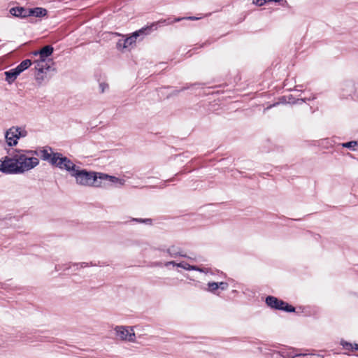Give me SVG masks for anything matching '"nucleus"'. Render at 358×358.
Here are the masks:
<instances>
[{
	"instance_id": "obj_1",
	"label": "nucleus",
	"mask_w": 358,
	"mask_h": 358,
	"mask_svg": "<svg viewBox=\"0 0 358 358\" xmlns=\"http://www.w3.org/2000/svg\"><path fill=\"white\" fill-rule=\"evenodd\" d=\"M36 153L33 150H16L15 152L19 174L29 171L37 166L39 164V159L34 157Z\"/></svg>"
},
{
	"instance_id": "obj_2",
	"label": "nucleus",
	"mask_w": 358,
	"mask_h": 358,
	"mask_svg": "<svg viewBox=\"0 0 358 358\" xmlns=\"http://www.w3.org/2000/svg\"><path fill=\"white\" fill-rule=\"evenodd\" d=\"M99 173L94 171H88L86 169H81L79 166L72 175L78 185L85 187H99L97 183Z\"/></svg>"
},
{
	"instance_id": "obj_3",
	"label": "nucleus",
	"mask_w": 358,
	"mask_h": 358,
	"mask_svg": "<svg viewBox=\"0 0 358 358\" xmlns=\"http://www.w3.org/2000/svg\"><path fill=\"white\" fill-rule=\"evenodd\" d=\"M52 165L62 169L65 170L71 176L73 174L78 166H76L71 159L64 157L62 154L59 153L54 156L52 159Z\"/></svg>"
},
{
	"instance_id": "obj_4",
	"label": "nucleus",
	"mask_w": 358,
	"mask_h": 358,
	"mask_svg": "<svg viewBox=\"0 0 358 358\" xmlns=\"http://www.w3.org/2000/svg\"><path fill=\"white\" fill-rule=\"evenodd\" d=\"M27 131L25 129L19 127H12L5 133L6 142L8 146H14L17 144L18 139L27 136Z\"/></svg>"
},
{
	"instance_id": "obj_5",
	"label": "nucleus",
	"mask_w": 358,
	"mask_h": 358,
	"mask_svg": "<svg viewBox=\"0 0 358 358\" xmlns=\"http://www.w3.org/2000/svg\"><path fill=\"white\" fill-rule=\"evenodd\" d=\"M115 338L121 341L134 343L136 334L132 327L116 326L114 328Z\"/></svg>"
},
{
	"instance_id": "obj_6",
	"label": "nucleus",
	"mask_w": 358,
	"mask_h": 358,
	"mask_svg": "<svg viewBox=\"0 0 358 358\" xmlns=\"http://www.w3.org/2000/svg\"><path fill=\"white\" fill-rule=\"evenodd\" d=\"M0 172L6 174H19L15 153L0 159Z\"/></svg>"
},
{
	"instance_id": "obj_7",
	"label": "nucleus",
	"mask_w": 358,
	"mask_h": 358,
	"mask_svg": "<svg viewBox=\"0 0 358 358\" xmlns=\"http://www.w3.org/2000/svg\"><path fill=\"white\" fill-rule=\"evenodd\" d=\"M266 303L268 306L276 310H285L289 313L295 311V308L293 306L275 296H267L266 299Z\"/></svg>"
},
{
	"instance_id": "obj_8",
	"label": "nucleus",
	"mask_w": 358,
	"mask_h": 358,
	"mask_svg": "<svg viewBox=\"0 0 358 358\" xmlns=\"http://www.w3.org/2000/svg\"><path fill=\"white\" fill-rule=\"evenodd\" d=\"M144 29H140L138 31L134 32L132 36L125 38L120 39L117 43V48L120 50L129 48L132 44L136 43L137 37L140 34L143 33Z\"/></svg>"
},
{
	"instance_id": "obj_9",
	"label": "nucleus",
	"mask_w": 358,
	"mask_h": 358,
	"mask_svg": "<svg viewBox=\"0 0 358 358\" xmlns=\"http://www.w3.org/2000/svg\"><path fill=\"white\" fill-rule=\"evenodd\" d=\"M53 48L51 45H45L41 50L33 52L34 56H38L37 59L52 61L49 57L53 53Z\"/></svg>"
},
{
	"instance_id": "obj_10",
	"label": "nucleus",
	"mask_w": 358,
	"mask_h": 358,
	"mask_svg": "<svg viewBox=\"0 0 358 358\" xmlns=\"http://www.w3.org/2000/svg\"><path fill=\"white\" fill-rule=\"evenodd\" d=\"M34 64L35 69L36 71L41 73H46V71L50 70L51 64H52V61L36 59L34 61Z\"/></svg>"
},
{
	"instance_id": "obj_11",
	"label": "nucleus",
	"mask_w": 358,
	"mask_h": 358,
	"mask_svg": "<svg viewBox=\"0 0 358 358\" xmlns=\"http://www.w3.org/2000/svg\"><path fill=\"white\" fill-rule=\"evenodd\" d=\"M10 13L17 17L24 18L29 17V8L23 7H13L9 10Z\"/></svg>"
},
{
	"instance_id": "obj_12",
	"label": "nucleus",
	"mask_w": 358,
	"mask_h": 358,
	"mask_svg": "<svg viewBox=\"0 0 358 358\" xmlns=\"http://www.w3.org/2000/svg\"><path fill=\"white\" fill-rule=\"evenodd\" d=\"M99 179L103 180H108L111 183H118L121 186L125 184L124 180L103 173H99Z\"/></svg>"
},
{
	"instance_id": "obj_13",
	"label": "nucleus",
	"mask_w": 358,
	"mask_h": 358,
	"mask_svg": "<svg viewBox=\"0 0 358 358\" xmlns=\"http://www.w3.org/2000/svg\"><path fill=\"white\" fill-rule=\"evenodd\" d=\"M48 11L45 8L41 7H36L34 8H29V16H34L36 17H42L47 15Z\"/></svg>"
},
{
	"instance_id": "obj_14",
	"label": "nucleus",
	"mask_w": 358,
	"mask_h": 358,
	"mask_svg": "<svg viewBox=\"0 0 358 358\" xmlns=\"http://www.w3.org/2000/svg\"><path fill=\"white\" fill-rule=\"evenodd\" d=\"M41 157L43 160L48 161L52 165V159L55 155H58L59 152H53L51 148L49 150L43 149L41 150Z\"/></svg>"
},
{
	"instance_id": "obj_15",
	"label": "nucleus",
	"mask_w": 358,
	"mask_h": 358,
	"mask_svg": "<svg viewBox=\"0 0 358 358\" xmlns=\"http://www.w3.org/2000/svg\"><path fill=\"white\" fill-rule=\"evenodd\" d=\"M4 74L6 76V80L8 83H12L20 74V72L17 70V68H15L10 71H6Z\"/></svg>"
},
{
	"instance_id": "obj_16",
	"label": "nucleus",
	"mask_w": 358,
	"mask_h": 358,
	"mask_svg": "<svg viewBox=\"0 0 358 358\" xmlns=\"http://www.w3.org/2000/svg\"><path fill=\"white\" fill-rule=\"evenodd\" d=\"M167 252L171 257H176L178 256L186 257L185 254L182 252L178 247L172 245L167 249Z\"/></svg>"
},
{
	"instance_id": "obj_17",
	"label": "nucleus",
	"mask_w": 358,
	"mask_h": 358,
	"mask_svg": "<svg viewBox=\"0 0 358 358\" xmlns=\"http://www.w3.org/2000/svg\"><path fill=\"white\" fill-rule=\"evenodd\" d=\"M31 65V61L30 59H24L16 68L21 73L24 70L27 69Z\"/></svg>"
},
{
	"instance_id": "obj_18",
	"label": "nucleus",
	"mask_w": 358,
	"mask_h": 358,
	"mask_svg": "<svg viewBox=\"0 0 358 358\" xmlns=\"http://www.w3.org/2000/svg\"><path fill=\"white\" fill-rule=\"evenodd\" d=\"M177 267H180V268H182L185 270H187V271H193V269H196L195 268V266H192L190 264H189L187 262H180V263H178L177 264Z\"/></svg>"
},
{
	"instance_id": "obj_19",
	"label": "nucleus",
	"mask_w": 358,
	"mask_h": 358,
	"mask_svg": "<svg viewBox=\"0 0 358 358\" xmlns=\"http://www.w3.org/2000/svg\"><path fill=\"white\" fill-rule=\"evenodd\" d=\"M208 289L207 291L215 293L217 289H218V282H211L208 283Z\"/></svg>"
},
{
	"instance_id": "obj_20",
	"label": "nucleus",
	"mask_w": 358,
	"mask_h": 358,
	"mask_svg": "<svg viewBox=\"0 0 358 358\" xmlns=\"http://www.w3.org/2000/svg\"><path fill=\"white\" fill-rule=\"evenodd\" d=\"M44 73H41V72H38V71H36V80L39 83H41L43 80H44Z\"/></svg>"
},
{
	"instance_id": "obj_21",
	"label": "nucleus",
	"mask_w": 358,
	"mask_h": 358,
	"mask_svg": "<svg viewBox=\"0 0 358 358\" xmlns=\"http://www.w3.org/2000/svg\"><path fill=\"white\" fill-rule=\"evenodd\" d=\"M108 89V85L105 83H101L99 84V90L101 93L106 92V90Z\"/></svg>"
},
{
	"instance_id": "obj_22",
	"label": "nucleus",
	"mask_w": 358,
	"mask_h": 358,
	"mask_svg": "<svg viewBox=\"0 0 358 358\" xmlns=\"http://www.w3.org/2000/svg\"><path fill=\"white\" fill-rule=\"evenodd\" d=\"M229 285L226 282H218V289L220 288L222 290H225L228 288Z\"/></svg>"
},
{
	"instance_id": "obj_23",
	"label": "nucleus",
	"mask_w": 358,
	"mask_h": 358,
	"mask_svg": "<svg viewBox=\"0 0 358 358\" xmlns=\"http://www.w3.org/2000/svg\"><path fill=\"white\" fill-rule=\"evenodd\" d=\"M357 144V141H350L343 144V147L345 148H352L353 146Z\"/></svg>"
},
{
	"instance_id": "obj_24",
	"label": "nucleus",
	"mask_w": 358,
	"mask_h": 358,
	"mask_svg": "<svg viewBox=\"0 0 358 358\" xmlns=\"http://www.w3.org/2000/svg\"><path fill=\"white\" fill-rule=\"evenodd\" d=\"M195 268L196 269H193V271H199L201 273H207L208 272V269L206 268H199V267L195 266Z\"/></svg>"
},
{
	"instance_id": "obj_25",
	"label": "nucleus",
	"mask_w": 358,
	"mask_h": 358,
	"mask_svg": "<svg viewBox=\"0 0 358 358\" xmlns=\"http://www.w3.org/2000/svg\"><path fill=\"white\" fill-rule=\"evenodd\" d=\"M268 1H271V0H256L255 3L258 6H262Z\"/></svg>"
},
{
	"instance_id": "obj_26",
	"label": "nucleus",
	"mask_w": 358,
	"mask_h": 358,
	"mask_svg": "<svg viewBox=\"0 0 358 358\" xmlns=\"http://www.w3.org/2000/svg\"><path fill=\"white\" fill-rule=\"evenodd\" d=\"M177 264L176 262L174 261H171V262H167L165 263L164 266H169V265H173V266H177Z\"/></svg>"
},
{
	"instance_id": "obj_27",
	"label": "nucleus",
	"mask_w": 358,
	"mask_h": 358,
	"mask_svg": "<svg viewBox=\"0 0 358 358\" xmlns=\"http://www.w3.org/2000/svg\"><path fill=\"white\" fill-rule=\"evenodd\" d=\"M278 103H274V104H273V105H270V106H268L265 110H268V109L271 108V107H273V106H276V105H278Z\"/></svg>"
},
{
	"instance_id": "obj_28",
	"label": "nucleus",
	"mask_w": 358,
	"mask_h": 358,
	"mask_svg": "<svg viewBox=\"0 0 358 358\" xmlns=\"http://www.w3.org/2000/svg\"><path fill=\"white\" fill-rule=\"evenodd\" d=\"M80 266L81 267H86L88 266V264L83 262L80 264Z\"/></svg>"
},
{
	"instance_id": "obj_29",
	"label": "nucleus",
	"mask_w": 358,
	"mask_h": 358,
	"mask_svg": "<svg viewBox=\"0 0 358 358\" xmlns=\"http://www.w3.org/2000/svg\"><path fill=\"white\" fill-rule=\"evenodd\" d=\"M188 19L192 20H197L199 18L198 17H189Z\"/></svg>"
},
{
	"instance_id": "obj_30",
	"label": "nucleus",
	"mask_w": 358,
	"mask_h": 358,
	"mask_svg": "<svg viewBox=\"0 0 358 358\" xmlns=\"http://www.w3.org/2000/svg\"><path fill=\"white\" fill-rule=\"evenodd\" d=\"M180 20H181V18H176V19H175V20H174V21H175V22H178V21H180Z\"/></svg>"
},
{
	"instance_id": "obj_31",
	"label": "nucleus",
	"mask_w": 358,
	"mask_h": 358,
	"mask_svg": "<svg viewBox=\"0 0 358 358\" xmlns=\"http://www.w3.org/2000/svg\"><path fill=\"white\" fill-rule=\"evenodd\" d=\"M355 348L358 349V345L357 344L355 345Z\"/></svg>"
}]
</instances>
